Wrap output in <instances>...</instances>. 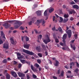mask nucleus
Instances as JSON below:
<instances>
[{
	"label": "nucleus",
	"mask_w": 79,
	"mask_h": 79,
	"mask_svg": "<svg viewBox=\"0 0 79 79\" xmlns=\"http://www.w3.org/2000/svg\"><path fill=\"white\" fill-rule=\"evenodd\" d=\"M15 25L14 26L15 29H18L19 27H20V26H21V24H22V23L17 20L15 23Z\"/></svg>",
	"instance_id": "nucleus-1"
},
{
	"label": "nucleus",
	"mask_w": 79,
	"mask_h": 79,
	"mask_svg": "<svg viewBox=\"0 0 79 79\" xmlns=\"http://www.w3.org/2000/svg\"><path fill=\"white\" fill-rule=\"evenodd\" d=\"M66 10L67 11H68L69 14H70L71 15H72L73 13L74 14V13H76L74 10H72L71 9H69L68 7H66Z\"/></svg>",
	"instance_id": "nucleus-2"
},
{
	"label": "nucleus",
	"mask_w": 79,
	"mask_h": 79,
	"mask_svg": "<svg viewBox=\"0 0 79 79\" xmlns=\"http://www.w3.org/2000/svg\"><path fill=\"white\" fill-rule=\"evenodd\" d=\"M47 36V37L46 39L43 40V42L46 45L48 43L50 42L51 41V40H50V37H48V35Z\"/></svg>",
	"instance_id": "nucleus-3"
},
{
	"label": "nucleus",
	"mask_w": 79,
	"mask_h": 79,
	"mask_svg": "<svg viewBox=\"0 0 79 79\" xmlns=\"http://www.w3.org/2000/svg\"><path fill=\"white\" fill-rule=\"evenodd\" d=\"M23 52L27 54H28V55H34V52H31L27 50H25V49L23 50Z\"/></svg>",
	"instance_id": "nucleus-4"
},
{
	"label": "nucleus",
	"mask_w": 79,
	"mask_h": 79,
	"mask_svg": "<svg viewBox=\"0 0 79 79\" xmlns=\"http://www.w3.org/2000/svg\"><path fill=\"white\" fill-rule=\"evenodd\" d=\"M37 23L38 24H40V23H41L42 22V25L43 26H45V25H44V24L45 23V21L44 20V19H41V20H37Z\"/></svg>",
	"instance_id": "nucleus-5"
},
{
	"label": "nucleus",
	"mask_w": 79,
	"mask_h": 79,
	"mask_svg": "<svg viewBox=\"0 0 79 79\" xmlns=\"http://www.w3.org/2000/svg\"><path fill=\"white\" fill-rule=\"evenodd\" d=\"M65 31L68 35L69 38H70L72 35V31L71 30H69L67 31Z\"/></svg>",
	"instance_id": "nucleus-6"
},
{
	"label": "nucleus",
	"mask_w": 79,
	"mask_h": 79,
	"mask_svg": "<svg viewBox=\"0 0 79 79\" xmlns=\"http://www.w3.org/2000/svg\"><path fill=\"white\" fill-rule=\"evenodd\" d=\"M3 26H4V27H5V28L6 29H7V28H8L9 27H10L11 26V25L10 24H8V23L6 22L4 24L2 25Z\"/></svg>",
	"instance_id": "nucleus-7"
},
{
	"label": "nucleus",
	"mask_w": 79,
	"mask_h": 79,
	"mask_svg": "<svg viewBox=\"0 0 79 79\" xmlns=\"http://www.w3.org/2000/svg\"><path fill=\"white\" fill-rule=\"evenodd\" d=\"M31 70L33 71V72H37L38 70L36 69H35V67H34L33 65H31Z\"/></svg>",
	"instance_id": "nucleus-8"
},
{
	"label": "nucleus",
	"mask_w": 79,
	"mask_h": 79,
	"mask_svg": "<svg viewBox=\"0 0 79 79\" xmlns=\"http://www.w3.org/2000/svg\"><path fill=\"white\" fill-rule=\"evenodd\" d=\"M17 73L18 74L19 76L20 77H23L25 76V74L21 72Z\"/></svg>",
	"instance_id": "nucleus-9"
},
{
	"label": "nucleus",
	"mask_w": 79,
	"mask_h": 79,
	"mask_svg": "<svg viewBox=\"0 0 79 79\" xmlns=\"http://www.w3.org/2000/svg\"><path fill=\"white\" fill-rule=\"evenodd\" d=\"M11 74H12V76H13L14 77H17V76H18L17 74H16V73L15 72H11Z\"/></svg>",
	"instance_id": "nucleus-10"
},
{
	"label": "nucleus",
	"mask_w": 79,
	"mask_h": 79,
	"mask_svg": "<svg viewBox=\"0 0 79 79\" xmlns=\"http://www.w3.org/2000/svg\"><path fill=\"white\" fill-rule=\"evenodd\" d=\"M36 49L38 52H40L41 51V48L39 46H37L36 47Z\"/></svg>",
	"instance_id": "nucleus-11"
},
{
	"label": "nucleus",
	"mask_w": 79,
	"mask_h": 79,
	"mask_svg": "<svg viewBox=\"0 0 79 79\" xmlns=\"http://www.w3.org/2000/svg\"><path fill=\"white\" fill-rule=\"evenodd\" d=\"M3 48L8 49V44L6 43H4L3 44Z\"/></svg>",
	"instance_id": "nucleus-12"
},
{
	"label": "nucleus",
	"mask_w": 79,
	"mask_h": 79,
	"mask_svg": "<svg viewBox=\"0 0 79 79\" xmlns=\"http://www.w3.org/2000/svg\"><path fill=\"white\" fill-rule=\"evenodd\" d=\"M29 45H30V44H24L23 45V47L24 48H27V49H29Z\"/></svg>",
	"instance_id": "nucleus-13"
},
{
	"label": "nucleus",
	"mask_w": 79,
	"mask_h": 79,
	"mask_svg": "<svg viewBox=\"0 0 79 79\" xmlns=\"http://www.w3.org/2000/svg\"><path fill=\"white\" fill-rule=\"evenodd\" d=\"M10 42L11 44H12V45H15V41L13 38H10Z\"/></svg>",
	"instance_id": "nucleus-14"
},
{
	"label": "nucleus",
	"mask_w": 79,
	"mask_h": 79,
	"mask_svg": "<svg viewBox=\"0 0 79 79\" xmlns=\"http://www.w3.org/2000/svg\"><path fill=\"white\" fill-rule=\"evenodd\" d=\"M73 8L76 9L77 10H78V9H79V6H77V5H73Z\"/></svg>",
	"instance_id": "nucleus-15"
},
{
	"label": "nucleus",
	"mask_w": 79,
	"mask_h": 79,
	"mask_svg": "<svg viewBox=\"0 0 79 79\" xmlns=\"http://www.w3.org/2000/svg\"><path fill=\"white\" fill-rule=\"evenodd\" d=\"M70 46H71V48H73V50H76V46H75L74 45H72V44H71Z\"/></svg>",
	"instance_id": "nucleus-16"
},
{
	"label": "nucleus",
	"mask_w": 79,
	"mask_h": 79,
	"mask_svg": "<svg viewBox=\"0 0 79 79\" xmlns=\"http://www.w3.org/2000/svg\"><path fill=\"white\" fill-rule=\"evenodd\" d=\"M41 46L45 51H47V48H46V47H45V45L42 44L41 45Z\"/></svg>",
	"instance_id": "nucleus-17"
},
{
	"label": "nucleus",
	"mask_w": 79,
	"mask_h": 79,
	"mask_svg": "<svg viewBox=\"0 0 79 79\" xmlns=\"http://www.w3.org/2000/svg\"><path fill=\"white\" fill-rule=\"evenodd\" d=\"M6 78L7 79H10V74L7 73L6 74Z\"/></svg>",
	"instance_id": "nucleus-18"
},
{
	"label": "nucleus",
	"mask_w": 79,
	"mask_h": 79,
	"mask_svg": "<svg viewBox=\"0 0 79 79\" xmlns=\"http://www.w3.org/2000/svg\"><path fill=\"white\" fill-rule=\"evenodd\" d=\"M56 63L55 64V66H58L60 63L59 61L56 60Z\"/></svg>",
	"instance_id": "nucleus-19"
},
{
	"label": "nucleus",
	"mask_w": 79,
	"mask_h": 79,
	"mask_svg": "<svg viewBox=\"0 0 79 79\" xmlns=\"http://www.w3.org/2000/svg\"><path fill=\"white\" fill-rule=\"evenodd\" d=\"M27 78V79H29L31 77V74L27 73L26 75Z\"/></svg>",
	"instance_id": "nucleus-20"
},
{
	"label": "nucleus",
	"mask_w": 79,
	"mask_h": 79,
	"mask_svg": "<svg viewBox=\"0 0 79 79\" xmlns=\"http://www.w3.org/2000/svg\"><path fill=\"white\" fill-rule=\"evenodd\" d=\"M36 14L38 16H40L41 15V11L40 10H38L36 12Z\"/></svg>",
	"instance_id": "nucleus-21"
},
{
	"label": "nucleus",
	"mask_w": 79,
	"mask_h": 79,
	"mask_svg": "<svg viewBox=\"0 0 79 79\" xmlns=\"http://www.w3.org/2000/svg\"><path fill=\"white\" fill-rule=\"evenodd\" d=\"M66 37H67V34L65 33L63 35L62 39H66Z\"/></svg>",
	"instance_id": "nucleus-22"
},
{
	"label": "nucleus",
	"mask_w": 79,
	"mask_h": 79,
	"mask_svg": "<svg viewBox=\"0 0 79 79\" xmlns=\"http://www.w3.org/2000/svg\"><path fill=\"white\" fill-rule=\"evenodd\" d=\"M17 20H9L8 21V22H9V23H10V24H12L13 23V22H16V21H17Z\"/></svg>",
	"instance_id": "nucleus-23"
},
{
	"label": "nucleus",
	"mask_w": 79,
	"mask_h": 79,
	"mask_svg": "<svg viewBox=\"0 0 79 79\" xmlns=\"http://www.w3.org/2000/svg\"><path fill=\"white\" fill-rule=\"evenodd\" d=\"M58 30L60 32H61V33H62V32H63V30L61 27H60L58 28Z\"/></svg>",
	"instance_id": "nucleus-24"
},
{
	"label": "nucleus",
	"mask_w": 79,
	"mask_h": 79,
	"mask_svg": "<svg viewBox=\"0 0 79 79\" xmlns=\"http://www.w3.org/2000/svg\"><path fill=\"white\" fill-rule=\"evenodd\" d=\"M54 11V9H53V8H51L49 10V12L50 13H51L52 11Z\"/></svg>",
	"instance_id": "nucleus-25"
},
{
	"label": "nucleus",
	"mask_w": 79,
	"mask_h": 79,
	"mask_svg": "<svg viewBox=\"0 0 79 79\" xmlns=\"http://www.w3.org/2000/svg\"><path fill=\"white\" fill-rule=\"evenodd\" d=\"M64 17L65 18H68L69 17V15L68 14H64Z\"/></svg>",
	"instance_id": "nucleus-26"
},
{
	"label": "nucleus",
	"mask_w": 79,
	"mask_h": 79,
	"mask_svg": "<svg viewBox=\"0 0 79 79\" xmlns=\"http://www.w3.org/2000/svg\"><path fill=\"white\" fill-rule=\"evenodd\" d=\"M1 36H3V38H4V39H6V38H5V34H4V33H3V32H1Z\"/></svg>",
	"instance_id": "nucleus-27"
},
{
	"label": "nucleus",
	"mask_w": 79,
	"mask_h": 79,
	"mask_svg": "<svg viewBox=\"0 0 79 79\" xmlns=\"http://www.w3.org/2000/svg\"><path fill=\"white\" fill-rule=\"evenodd\" d=\"M68 21V19H64L63 21V23H66Z\"/></svg>",
	"instance_id": "nucleus-28"
},
{
	"label": "nucleus",
	"mask_w": 79,
	"mask_h": 79,
	"mask_svg": "<svg viewBox=\"0 0 79 79\" xmlns=\"http://www.w3.org/2000/svg\"><path fill=\"white\" fill-rule=\"evenodd\" d=\"M20 61L23 64H25L26 63V60H20Z\"/></svg>",
	"instance_id": "nucleus-29"
},
{
	"label": "nucleus",
	"mask_w": 79,
	"mask_h": 79,
	"mask_svg": "<svg viewBox=\"0 0 79 79\" xmlns=\"http://www.w3.org/2000/svg\"><path fill=\"white\" fill-rule=\"evenodd\" d=\"M60 76L62 77L64 76V71L63 70L61 71Z\"/></svg>",
	"instance_id": "nucleus-30"
},
{
	"label": "nucleus",
	"mask_w": 79,
	"mask_h": 79,
	"mask_svg": "<svg viewBox=\"0 0 79 79\" xmlns=\"http://www.w3.org/2000/svg\"><path fill=\"white\" fill-rule=\"evenodd\" d=\"M60 21H59V22L60 23H62L63 22V18L61 17H60Z\"/></svg>",
	"instance_id": "nucleus-31"
},
{
	"label": "nucleus",
	"mask_w": 79,
	"mask_h": 79,
	"mask_svg": "<svg viewBox=\"0 0 79 79\" xmlns=\"http://www.w3.org/2000/svg\"><path fill=\"white\" fill-rule=\"evenodd\" d=\"M37 19V18L36 17H33L31 19V20L32 21H35Z\"/></svg>",
	"instance_id": "nucleus-32"
},
{
	"label": "nucleus",
	"mask_w": 79,
	"mask_h": 79,
	"mask_svg": "<svg viewBox=\"0 0 79 79\" xmlns=\"http://www.w3.org/2000/svg\"><path fill=\"white\" fill-rule=\"evenodd\" d=\"M73 77V76H71V75H67V78H71L72 77Z\"/></svg>",
	"instance_id": "nucleus-33"
},
{
	"label": "nucleus",
	"mask_w": 79,
	"mask_h": 79,
	"mask_svg": "<svg viewBox=\"0 0 79 79\" xmlns=\"http://www.w3.org/2000/svg\"><path fill=\"white\" fill-rule=\"evenodd\" d=\"M3 63H7V60L6 59H4L2 61Z\"/></svg>",
	"instance_id": "nucleus-34"
},
{
	"label": "nucleus",
	"mask_w": 79,
	"mask_h": 79,
	"mask_svg": "<svg viewBox=\"0 0 79 79\" xmlns=\"http://www.w3.org/2000/svg\"><path fill=\"white\" fill-rule=\"evenodd\" d=\"M18 59V60H20V59H21V58H23V56H18L17 57Z\"/></svg>",
	"instance_id": "nucleus-35"
},
{
	"label": "nucleus",
	"mask_w": 79,
	"mask_h": 79,
	"mask_svg": "<svg viewBox=\"0 0 79 79\" xmlns=\"http://www.w3.org/2000/svg\"><path fill=\"white\" fill-rule=\"evenodd\" d=\"M38 55L39 56L40 58H42V53H39L38 54Z\"/></svg>",
	"instance_id": "nucleus-36"
},
{
	"label": "nucleus",
	"mask_w": 79,
	"mask_h": 79,
	"mask_svg": "<svg viewBox=\"0 0 79 79\" xmlns=\"http://www.w3.org/2000/svg\"><path fill=\"white\" fill-rule=\"evenodd\" d=\"M29 40V37L26 36V41L27 42H28Z\"/></svg>",
	"instance_id": "nucleus-37"
},
{
	"label": "nucleus",
	"mask_w": 79,
	"mask_h": 79,
	"mask_svg": "<svg viewBox=\"0 0 79 79\" xmlns=\"http://www.w3.org/2000/svg\"><path fill=\"white\" fill-rule=\"evenodd\" d=\"M47 10H46L44 13V16H47Z\"/></svg>",
	"instance_id": "nucleus-38"
},
{
	"label": "nucleus",
	"mask_w": 79,
	"mask_h": 79,
	"mask_svg": "<svg viewBox=\"0 0 79 79\" xmlns=\"http://www.w3.org/2000/svg\"><path fill=\"white\" fill-rule=\"evenodd\" d=\"M37 63H39V64H40L41 63V60H40V59H38L37 60Z\"/></svg>",
	"instance_id": "nucleus-39"
},
{
	"label": "nucleus",
	"mask_w": 79,
	"mask_h": 79,
	"mask_svg": "<svg viewBox=\"0 0 79 79\" xmlns=\"http://www.w3.org/2000/svg\"><path fill=\"white\" fill-rule=\"evenodd\" d=\"M35 66H36L37 68H39L40 67V66L39 65V64H35Z\"/></svg>",
	"instance_id": "nucleus-40"
},
{
	"label": "nucleus",
	"mask_w": 79,
	"mask_h": 79,
	"mask_svg": "<svg viewBox=\"0 0 79 79\" xmlns=\"http://www.w3.org/2000/svg\"><path fill=\"white\" fill-rule=\"evenodd\" d=\"M78 71L79 69H77L75 70L74 72H75V73H76L77 74V72H78Z\"/></svg>",
	"instance_id": "nucleus-41"
},
{
	"label": "nucleus",
	"mask_w": 79,
	"mask_h": 79,
	"mask_svg": "<svg viewBox=\"0 0 79 79\" xmlns=\"http://www.w3.org/2000/svg\"><path fill=\"white\" fill-rule=\"evenodd\" d=\"M17 55L18 57V56H21V53L19 52H18L17 53Z\"/></svg>",
	"instance_id": "nucleus-42"
},
{
	"label": "nucleus",
	"mask_w": 79,
	"mask_h": 79,
	"mask_svg": "<svg viewBox=\"0 0 79 79\" xmlns=\"http://www.w3.org/2000/svg\"><path fill=\"white\" fill-rule=\"evenodd\" d=\"M70 65L71 66H74V63L73 62H71L70 64Z\"/></svg>",
	"instance_id": "nucleus-43"
},
{
	"label": "nucleus",
	"mask_w": 79,
	"mask_h": 79,
	"mask_svg": "<svg viewBox=\"0 0 79 79\" xmlns=\"http://www.w3.org/2000/svg\"><path fill=\"white\" fill-rule=\"evenodd\" d=\"M33 77L34 79H36V78H37V76L35 74H33Z\"/></svg>",
	"instance_id": "nucleus-44"
},
{
	"label": "nucleus",
	"mask_w": 79,
	"mask_h": 79,
	"mask_svg": "<svg viewBox=\"0 0 79 79\" xmlns=\"http://www.w3.org/2000/svg\"><path fill=\"white\" fill-rule=\"evenodd\" d=\"M62 42L64 43V45H65L66 44V41H65V39H63L62 40Z\"/></svg>",
	"instance_id": "nucleus-45"
},
{
	"label": "nucleus",
	"mask_w": 79,
	"mask_h": 79,
	"mask_svg": "<svg viewBox=\"0 0 79 79\" xmlns=\"http://www.w3.org/2000/svg\"><path fill=\"white\" fill-rule=\"evenodd\" d=\"M22 66V65L21 64H19V66H18L19 68H21Z\"/></svg>",
	"instance_id": "nucleus-46"
},
{
	"label": "nucleus",
	"mask_w": 79,
	"mask_h": 79,
	"mask_svg": "<svg viewBox=\"0 0 79 79\" xmlns=\"http://www.w3.org/2000/svg\"><path fill=\"white\" fill-rule=\"evenodd\" d=\"M55 42H56V43H58L59 42V41L58 40V39H55Z\"/></svg>",
	"instance_id": "nucleus-47"
},
{
	"label": "nucleus",
	"mask_w": 79,
	"mask_h": 79,
	"mask_svg": "<svg viewBox=\"0 0 79 79\" xmlns=\"http://www.w3.org/2000/svg\"><path fill=\"white\" fill-rule=\"evenodd\" d=\"M28 25L29 26H31L32 25V21H31L28 23Z\"/></svg>",
	"instance_id": "nucleus-48"
},
{
	"label": "nucleus",
	"mask_w": 79,
	"mask_h": 79,
	"mask_svg": "<svg viewBox=\"0 0 79 79\" xmlns=\"http://www.w3.org/2000/svg\"><path fill=\"white\" fill-rule=\"evenodd\" d=\"M3 43V41L2 40H0V45H1Z\"/></svg>",
	"instance_id": "nucleus-49"
},
{
	"label": "nucleus",
	"mask_w": 79,
	"mask_h": 79,
	"mask_svg": "<svg viewBox=\"0 0 79 79\" xmlns=\"http://www.w3.org/2000/svg\"><path fill=\"white\" fill-rule=\"evenodd\" d=\"M61 73V70L60 69H59L58 71H57V73L58 74H60Z\"/></svg>",
	"instance_id": "nucleus-50"
},
{
	"label": "nucleus",
	"mask_w": 79,
	"mask_h": 79,
	"mask_svg": "<svg viewBox=\"0 0 79 79\" xmlns=\"http://www.w3.org/2000/svg\"><path fill=\"white\" fill-rule=\"evenodd\" d=\"M74 36L75 38V39H76L77 37V35L76 34H75L74 35Z\"/></svg>",
	"instance_id": "nucleus-51"
},
{
	"label": "nucleus",
	"mask_w": 79,
	"mask_h": 79,
	"mask_svg": "<svg viewBox=\"0 0 79 79\" xmlns=\"http://www.w3.org/2000/svg\"><path fill=\"white\" fill-rule=\"evenodd\" d=\"M18 64V62L16 61L15 60L14 61V64L15 65H16V64Z\"/></svg>",
	"instance_id": "nucleus-52"
},
{
	"label": "nucleus",
	"mask_w": 79,
	"mask_h": 79,
	"mask_svg": "<svg viewBox=\"0 0 79 79\" xmlns=\"http://www.w3.org/2000/svg\"><path fill=\"white\" fill-rule=\"evenodd\" d=\"M20 29H21V30H24V27H23L21 26L20 27Z\"/></svg>",
	"instance_id": "nucleus-53"
},
{
	"label": "nucleus",
	"mask_w": 79,
	"mask_h": 79,
	"mask_svg": "<svg viewBox=\"0 0 79 79\" xmlns=\"http://www.w3.org/2000/svg\"><path fill=\"white\" fill-rule=\"evenodd\" d=\"M75 3H78L79 2V0H73Z\"/></svg>",
	"instance_id": "nucleus-54"
},
{
	"label": "nucleus",
	"mask_w": 79,
	"mask_h": 79,
	"mask_svg": "<svg viewBox=\"0 0 79 79\" xmlns=\"http://www.w3.org/2000/svg\"><path fill=\"white\" fill-rule=\"evenodd\" d=\"M70 4L71 5H74V4H75V2H74L73 1L70 3Z\"/></svg>",
	"instance_id": "nucleus-55"
},
{
	"label": "nucleus",
	"mask_w": 79,
	"mask_h": 79,
	"mask_svg": "<svg viewBox=\"0 0 79 79\" xmlns=\"http://www.w3.org/2000/svg\"><path fill=\"white\" fill-rule=\"evenodd\" d=\"M53 37L54 39H56V36L55 35V34H54L53 35Z\"/></svg>",
	"instance_id": "nucleus-56"
},
{
	"label": "nucleus",
	"mask_w": 79,
	"mask_h": 79,
	"mask_svg": "<svg viewBox=\"0 0 79 79\" xmlns=\"http://www.w3.org/2000/svg\"><path fill=\"white\" fill-rule=\"evenodd\" d=\"M45 53L46 55V56H47V55H48V52H47V51L45 52Z\"/></svg>",
	"instance_id": "nucleus-57"
},
{
	"label": "nucleus",
	"mask_w": 79,
	"mask_h": 79,
	"mask_svg": "<svg viewBox=\"0 0 79 79\" xmlns=\"http://www.w3.org/2000/svg\"><path fill=\"white\" fill-rule=\"evenodd\" d=\"M76 63H77V67H79V64L77 62H76Z\"/></svg>",
	"instance_id": "nucleus-58"
},
{
	"label": "nucleus",
	"mask_w": 79,
	"mask_h": 79,
	"mask_svg": "<svg viewBox=\"0 0 79 79\" xmlns=\"http://www.w3.org/2000/svg\"><path fill=\"white\" fill-rule=\"evenodd\" d=\"M39 37H40V39H42V35H39Z\"/></svg>",
	"instance_id": "nucleus-59"
},
{
	"label": "nucleus",
	"mask_w": 79,
	"mask_h": 79,
	"mask_svg": "<svg viewBox=\"0 0 79 79\" xmlns=\"http://www.w3.org/2000/svg\"><path fill=\"white\" fill-rule=\"evenodd\" d=\"M53 78L54 79H58V78H57V77H56L55 76H53Z\"/></svg>",
	"instance_id": "nucleus-60"
},
{
	"label": "nucleus",
	"mask_w": 79,
	"mask_h": 79,
	"mask_svg": "<svg viewBox=\"0 0 79 79\" xmlns=\"http://www.w3.org/2000/svg\"><path fill=\"white\" fill-rule=\"evenodd\" d=\"M28 71H29V70H27L25 72H24V73H28Z\"/></svg>",
	"instance_id": "nucleus-61"
},
{
	"label": "nucleus",
	"mask_w": 79,
	"mask_h": 79,
	"mask_svg": "<svg viewBox=\"0 0 79 79\" xmlns=\"http://www.w3.org/2000/svg\"><path fill=\"white\" fill-rule=\"evenodd\" d=\"M1 79H5V76H3L1 77Z\"/></svg>",
	"instance_id": "nucleus-62"
},
{
	"label": "nucleus",
	"mask_w": 79,
	"mask_h": 79,
	"mask_svg": "<svg viewBox=\"0 0 79 79\" xmlns=\"http://www.w3.org/2000/svg\"><path fill=\"white\" fill-rule=\"evenodd\" d=\"M55 16H53V21H55Z\"/></svg>",
	"instance_id": "nucleus-63"
},
{
	"label": "nucleus",
	"mask_w": 79,
	"mask_h": 79,
	"mask_svg": "<svg viewBox=\"0 0 79 79\" xmlns=\"http://www.w3.org/2000/svg\"><path fill=\"white\" fill-rule=\"evenodd\" d=\"M45 68L46 69H48V67L47 66H45Z\"/></svg>",
	"instance_id": "nucleus-64"
}]
</instances>
